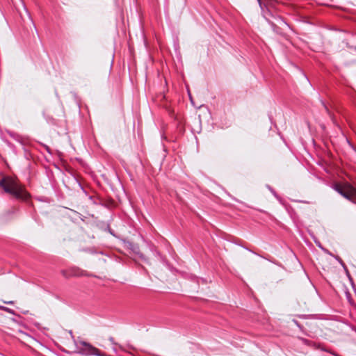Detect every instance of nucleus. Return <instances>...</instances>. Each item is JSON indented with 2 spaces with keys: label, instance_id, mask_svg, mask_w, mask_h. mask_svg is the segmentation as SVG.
<instances>
[{
  "label": "nucleus",
  "instance_id": "1",
  "mask_svg": "<svg viewBox=\"0 0 356 356\" xmlns=\"http://www.w3.org/2000/svg\"><path fill=\"white\" fill-rule=\"evenodd\" d=\"M0 186L7 193L13 195L17 199L27 200L29 194L25 191L24 186L16 179L11 177H4L0 180Z\"/></svg>",
  "mask_w": 356,
  "mask_h": 356
},
{
  "label": "nucleus",
  "instance_id": "7",
  "mask_svg": "<svg viewBox=\"0 0 356 356\" xmlns=\"http://www.w3.org/2000/svg\"><path fill=\"white\" fill-rule=\"evenodd\" d=\"M272 193H273V195H274L275 196H276V194H275V193L273 191H272Z\"/></svg>",
  "mask_w": 356,
  "mask_h": 356
},
{
  "label": "nucleus",
  "instance_id": "4",
  "mask_svg": "<svg viewBox=\"0 0 356 356\" xmlns=\"http://www.w3.org/2000/svg\"><path fill=\"white\" fill-rule=\"evenodd\" d=\"M0 309H3L6 312H11V309L8 308V307H3V306H0Z\"/></svg>",
  "mask_w": 356,
  "mask_h": 356
},
{
  "label": "nucleus",
  "instance_id": "5",
  "mask_svg": "<svg viewBox=\"0 0 356 356\" xmlns=\"http://www.w3.org/2000/svg\"><path fill=\"white\" fill-rule=\"evenodd\" d=\"M315 243H316V244L317 245V246H318L320 248H321V249H323V248L322 247V245H321V244L320 243V242L315 241Z\"/></svg>",
  "mask_w": 356,
  "mask_h": 356
},
{
  "label": "nucleus",
  "instance_id": "2",
  "mask_svg": "<svg viewBox=\"0 0 356 356\" xmlns=\"http://www.w3.org/2000/svg\"><path fill=\"white\" fill-rule=\"evenodd\" d=\"M334 189L346 199L353 201L356 198V188L350 184L344 185L335 184Z\"/></svg>",
  "mask_w": 356,
  "mask_h": 356
},
{
  "label": "nucleus",
  "instance_id": "6",
  "mask_svg": "<svg viewBox=\"0 0 356 356\" xmlns=\"http://www.w3.org/2000/svg\"><path fill=\"white\" fill-rule=\"evenodd\" d=\"M6 303H7V304H13V302H12V301H10V302H7Z\"/></svg>",
  "mask_w": 356,
  "mask_h": 356
},
{
  "label": "nucleus",
  "instance_id": "8",
  "mask_svg": "<svg viewBox=\"0 0 356 356\" xmlns=\"http://www.w3.org/2000/svg\"><path fill=\"white\" fill-rule=\"evenodd\" d=\"M113 339L112 337L110 338V341L113 342Z\"/></svg>",
  "mask_w": 356,
  "mask_h": 356
},
{
  "label": "nucleus",
  "instance_id": "3",
  "mask_svg": "<svg viewBox=\"0 0 356 356\" xmlns=\"http://www.w3.org/2000/svg\"><path fill=\"white\" fill-rule=\"evenodd\" d=\"M260 8L262 10L266 8L267 10H269L270 8L275 6L276 3V0H257Z\"/></svg>",
  "mask_w": 356,
  "mask_h": 356
}]
</instances>
